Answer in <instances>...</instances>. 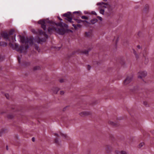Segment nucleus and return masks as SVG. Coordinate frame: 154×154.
Wrapping results in <instances>:
<instances>
[{
	"label": "nucleus",
	"instance_id": "39448f33",
	"mask_svg": "<svg viewBox=\"0 0 154 154\" xmlns=\"http://www.w3.org/2000/svg\"><path fill=\"white\" fill-rule=\"evenodd\" d=\"M132 77L131 75L127 76L124 82V84L127 85L132 80Z\"/></svg>",
	"mask_w": 154,
	"mask_h": 154
},
{
	"label": "nucleus",
	"instance_id": "58836bf2",
	"mask_svg": "<svg viewBox=\"0 0 154 154\" xmlns=\"http://www.w3.org/2000/svg\"><path fill=\"white\" fill-rule=\"evenodd\" d=\"M18 61H19V63H20V59L19 57H18Z\"/></svg>",
	"mask_w": 154,
	"mask_h": 154
},
{
	"label": "nucleus",
	"instance_id": "bb28decb",
	"mask_svg": "<svg viewBox=\"0 0 154 154\" xmlns=\"http://www.w3.org/2000/svg\"><path fill=\"white\" fill-rule=\"evenodd\" d=\"M5 96L7 99H8L9 98V95L8 94H5Z\"/></svg>",
	"mask_w": 154,
	"mask_h": 154
},
{
	"label": "nucleus",
	"instance_id": "a211bd4d",
	"mask_svg": "<svg viewBox=\"0 0 154 154\" xmlns=\"http://www.w3.org/2000/svg\"><path fill=\"white\" fill-rule=\"evenodd\" d=\"M121 151L116 150L115 151V154H122Z\"/></svg>",
	"mask_w": 154,
	"mask_h": 154
},
{
	"label": "nucleus",
	"instance_id": "ea45409f",
	"mask_svg": "<svg viewBox=\"0 0 154 154\" xmlns=\"http://www.w3.org/2000/svg\"><path fill=\"white\" fill-rule=\"evenodd\" d=\"M32 140L33 142H34L35 141V138L34 137H33L32 138Z\"/></svg>",
	"mask_w": 154,
	"mask_h": 154
},
{
	"label": "nucleus",
	"instance_id": "c03bdc74",
	"mask_svg": "<svg viewBox=\"0 0 154 154\" xmlns=\"http://www.w3.org/2000/svg\"><path fill=\"white\" fill-rule=\"evenodd\" d=\"M107 0H103V1H105V2H106V1H107Z\"/></svg>",
	"mask_w": 154,
	"mask_h": 154
},
{
	"label": "nucleus",
	"instance_id": "6e6552de",
	"mask_svg": "<svg viewBox=\"0 0 154 154\" xmlns=\"http://www.w3.org/2000/svg\"><path fill=\"white\" fill-rule=\"evenodd\" d=\"M1 35L5 39L8 40L9 39V35L7 32H3L2 33Z\"/></svg>",
	"mask_w": 154,
	"mask_h": 154
},
{
	"label": "nucleus",
	"instance_id": "5701e85b",
	"mask_svg": "<svg viewBox=\"0 0 154 154\" xmlns=\"http://www.w3.org/2000/svg\"><path fill=\"white\" fill-rule=\"evenodd\" d=\"M135 88V87L134 86H132L131 88H130L129 89L131 91H133L134 90Z\"/></svg>",
	"mask_w": 154,
	"mask_h": 154
},
{
	"label": "nucleus",
	"instance_id": "ddd939ff",
	"mask_svg": "<svg viewBox=\"0 0 154 154\" xmlns=\"http://www.w3.org/2000/svg\"><path fill=\"white\" fill-rule=\"evenodd\" d=\"M99 9L100 10V14H103L105 11L104 9L103 8H101L99 7Z\"/></svg>",
	"mask_w": 154,
	"mask_h": 154
},
{
	"label": "nucleus",
	"instance_id": "f257e3e1",
	"mask_svg": "<svg viewBox=\"0 0 154 154\" xmlns=\"http://www.w3.org/2000/svg\"><path fill=\"white\" fill-rule=\"evenodd\" d=\"M38 34L40 35H43L44 36V38H38L35 40H34L33 39V40H34L35 42L38 43H39L41 42H45L46 41V39L48 38V35L45 34V32H44L41 30H39L38 31ZM16 35H14V37H12L11 40H9L10 41L9 45L14 50H15L17 51L18 52H20L21 53H25L26 52V50L29 48V46L28 45V44L30 45H32L33 44V39L32 38H28L25 41V39L24 37H22L20 35H19V37L20 38V40L21 42L23 43L25 42V45H26L24 48L23 46H21L20 47H19L18 45L17 44H15L14 45L11 43V42H14L16 41L15 39Z\"/></svg>",
	"mask_w": 154,
	"mask_h": 154
},
{
	"label": "nucleus",
	"instance_id": "393cba45",
	"mask_svg": "<svg viewBox=\"0 0 154 154\" xmlns=\"http://www.w3.org/2000/svg\"><path fill=\"white\" fill-rule=\"evenodd\" d=\"M146 54V51L144 50L143 51V56L144 57H145Z\"/></svg>",
	"mask_w": 154,
	"mask_h": 154
},
{
	"label": "nucleus",
	"instance_id": "aec40b11",
	"mask_svg": "<svg viewBox=\"0 0 154 154\" xmlns=\"http://www.w3.org/2000/svg\"><path fill=\"white\" fill-rule=\"evenodd\" d=\"M34 46L35 47L36 49L38 51V52H39L40 51V49L38 46L37 45H34Z\"/></svg>",
	"mask_w": 154,
	"mask_h": 154
},
{
	"label": "nucleus",
	"instance_id": "7ed1b4c3",
	"mask_svg": "<svg viewBox=\"0 0 154 154\" xmlns=\"http://www.w3.org/2000/svg\"><path fill=\"white\" fill-rule=\"evenodd\" d=\"M97 5L99 6V7L104 9L105 8H109L110 7L109 4L103 2L98 3L97 4Z\"/></svg>",
	"mask_w": 154,
	"mask_h": 154
},
{
	"label": "nucleus",
	"instance_id": "4c0bfd02",
	"mask_svg": "<svg viewBox=\"0 0 154 154\" xmlns=\"http://www.w3.org/2000/svg\"><path fill=\"white\" fill-rule=\"evenodd\" d=\"M134 54L136 55V57H138L137 56V54H136V52L135 51H134Z\"/></svg>",
	"mask_w": 154,
	"mask_h": 154
},
{
	"label": "nucleus",
	"instance_id": "a18cd8bd",
	"mask_svg": "<svg viewBox=\"0 0 154 154\" xmlns=\"http://www.w3.org/2000/svg\"><path fill=\"white\" fill-rule=\"evenodd\" d=\"M55 135H57V134H56Z\"/></svg>",
	"mask_w": 154,
	"mask_h": 154
},
{
	"label": "nucleus",
	"instance_id": "7c9ffc66",
	"mask_svg": "<svg viewBox=\"0 0 154 154\" xmlns=\"http://www.w3.org/2000/svg\"><path fill=\"white\" fill-rule=\"evenodd\" d=\"M87 68H88V69L89 70L91 68V66L89 65H88Z\"/></svg>",
	"mask_w": 154,
	"mask_h": 154
},
{
	"label": "nucleus",
	"instance_id": "9d476101",
	"mask_svg": "<svg viewBox=\"0 0 154 154\" xmlns=\"http://www.w3.org/2000/svg\"><path fill=\"white\" fill-rule=\"evenodd\" d=\"M75 20L78 23H81L83 22H85L88 23H89L88 21L86 20L83 21L81 20H78V19H75Z\"/></svg>",
	"mask_w": 154,
	"mask_h": 154
},
{
	"label": "nucleus",
	"instance_id": "a19ab883",
	"mask_svg": "<svg viewBox=\"0 0 154 154\" xmlns=\"http://www.w3.org/2000/svg\"><path fill=\"white\" fill-rule=\"evenodd\" d=\"M58 19L59 20H60L61 21H62V20L60 17H58Z\"/></svg>",
	"mask_w": 154,
	"mask_h": 154
},
{
	"label": "nucleus",
	"instance_id": "6ab92c4d",
	"mask_svg": "<svg viewBox=\"0 0 154 154\" xmlns=\"http://www.w3.org/2000/svg\"><path fill=\"white\" fill-rule=\"evenodd\" d=\"M143 105L146 106H149V104L146 101H144L143 102Z\"/></svg>",
	"mask_w": 154,
	"mask_h": 154
},
{
	"label": "nucleus",
	"instance_id": "412c9836",
	"mask_svg": "<svg viewBox=\"0 0 154 154\" xmlns=\"http://www.w3.org/2000/svg\"><path fill=\"white\" fill-rule=\"evenodd\" d=\"M40 69V67L39 66H36L34 67V70H38Z\"/></svg>",
	"mask_w": 154,
	"mask_h": 154
},
{
	"label": "nucleus",
	"instance_id": "f704fd0d",
	"mask_svg": "<svg viewBox=\"0 0 154 154\" xmlns=\"http://www.w3.org/2000/svg\"><path fill=\"white\" fill-rule=\"evenodd\" d=\"M137 48L138 49H140L141 48V47L140 45H138L137 46Z\"/></svg>",
	"mask_w": 154,
	"mask_h": 154
},
{
	"label": "nucleus",
	"instance_id": "0eeeda50",
	"mask_svg": "<svg viewBox=\"0 0 154 154\" xmlns=\"http://www.w3.org/2000/svg\"><path fill=\"white\" fill-rule=\"evenodd\" d=\"M91 114L89 111H83L80 112L79 115L81 116L84 117L90 115Z\"/></svg>",
	"mask_w": 154,
	"mask_h": 154
},
{
	"label": "nucleus",
	"instance_id": "a878e982",
	"mask_svg": "<svg viewBox=\"0 0 154 154\" xmlns=\"http://www.w3.org/2000/svg\"><path fill=\"white\" fill-rule=\"evenodd\" d=\"M91 13L92 14L94 15H97V13L95 11H92L91 12Z\"/></svg>",
	"mask_w": 154,
	"mask_h": 154
},
{
	"label": "nucleus",
	"instance_id": "f8f14e48",
	"mask_svg": "<svg viewBox=\"0 0 154 154\" xmlns=\"http://www.w3.org/2000/svg\"><path fill=\"white\" fill-rule=\"evenodd\" d=\"M97 21V20L96 19H94L91 20L90 21L91 23L92 24H94L96 23Z\"/></svg>",
	"mask_w": 154,
	"mask_h": 154
},
{
	"label": "nucleus",
	"instance_id": "b1692460",
	"mask_svg": "<svg viewBox=\"0 0 154 154\" xmlns=\"http://www.w3.org/2000/svg\"><path fill=\"white\" fill-rule=\"evenodd\" d=\"M81 18L82 19H88V17L85 16H82Z\"/></svg>",
	"mask_w": 154,
	"mask_h": 154
},
{
	"label": "nucleus",
	"instance_id": "4468645a",
	"mask_svg": "<svg viewBox=\"0 0 154 154\" xmlns=\"http://www.w3.org/2000/svg\"><path fill=\"white\" fill-rule=\"evenodd\" d=\"M14 29H11V30L9 32V36H10L11 35H12L14 33Z\"/></svg>",
	"mask_w": 154,
	"mask_h": 154
},
{
	"label": "nucleus",
	"instance_id": "20e7f679",
	"mask_svg": "<svg viewBox=\"0 0 154 154\" xmlns=\"http://www.w3.org/2000/svg\"><path fill=\"white\" fill-rule=\"evenodd\" d=\"M63 16L66 17L67 18H65V20H68L69 22L71 23L72 22V15L71 14V13L70 12H68L67 13L63 14Z\"/></svg>",
	"mask_w": 154,
	"mask_h": 154
},
{
	"label": "nucleus",
	"instance_id": "2f4dec72",
	"mask_svg": "<svg viewBox=\"0 0 154 154\" xmlns=\"http://www.w3.org/2000/svg\"><path fill=\"white\" fill-rule=\"evenodd\" d=\"M64 92L63 91H60V94L61 95H63L64 94Z\"/></svg>",
	"mask_w": 154,
	"mask_h": 154
},
{
	"label": "nucleus",
	"instance_id": "c9c22d12",
	"mask_svg": "<svg viewBox=\"0 0 154 154\" xmlns=\"http://www.w3.org/2000/svg\"><path fill=\"white\" fill-rule=\"evenodd\" d=\"M13 116H8V117L9 118H13Z\"/></svg>",
	"mask_w": 154,
	"mask_h": 154
},
{
	"label": "nucleus",
	"instance_id": "1a4fd4ad",
	"mask_svg": "<svg viewBox=\"0 0 154 154\" xmlns=\"http://www.w3.org/2000/svg\"><path fill=\"white\" fill-rule=\"evenodd\" d=\"M112 148L111 146L107 145L106 147V150L107 153L109 152L112 150Z\"/></svg>",
	"mask_w": 154,
	"mask_h": 154
},
{
	"label": "nucleus",
	"instance_id": "72a5a7b5",
	"mask_svg": "<svg viewBox=\"0 0 154 154\" xmlns=\"http://www.w3.org/2000/svg\"><path fill=\"white\" fill-rule=\"evenodd\" d=\"M97 18H98V19L100 20V21H102V18L100 17V16H97Z\"/></svg>",
	"mask_w": 154,
	"mask_h": 154
},
{
	"label": "nucleus",
	"instance_id": "2eb2a0df",
	"mask_svg": "<svg viewBox=\"0 0 154 154\" xmlns=\"http://www.w3.org/2000/svg\"><path fill=\"white\" fill-rule=\"evenodd\" d=\"M72 26H74L75 29H77L78 27H80L81 26L79 24H77L76 25L75 24H72Z\"/></svg>",
	"mask_w": 154,
	"mask_h": 154
},
{
	"label": "nucleus",
	"instance_id": "dca6fc26",
	"mask_svg": "<svg viewBox=\"0 0 154 154\" xmlns=\"http://www.w3.org/2000/svg\"><path fill=\"white\" fill-rule=\"evenodd\" d=\"M108 123L111 125L113 126H115L116 125V124L115 122L111 121H109L108 122Z\"/></svg>",
	"mask_w": 154,
	"mask_h": 154
},
{
	"label": "nucleus",
	"instance_id": "cd10ccee",
	"mask_svg": "<svg viewBox=\"0 0 154 154\" xmlns=\"http://www.w3.org/2000/svg\"><path fill=\"white\" fill-rule=\"evenodd\" d=\"M62 136H63V137H65L66 138H67L68 137V136L66 134H62Z\"/></svg>",
	"mask_w": 154,
	"mask_h": 154
},
{
	"label": "nucleus",
	"instance_id": "79ce46f5",
	"mask_svg": "<svg viewBox=\"0 0 154 154\" xmlns=\"http://www.w3.org/2000/svg\"><path fill=\"white\" fill-rule=\"evenodd\" d=\"M85 53L86 54H88V51H87L86 52H85Z\"/></svg>",
	"mask_w": 154,
	"mask_h": 154
},
{
	"label": "nucleus",
	"instance_id": "423d86ee",
	"mask_svg": "<svg viewBox=\"0 0 154 154\" xmlns=\"http://www.w3.org/2000/svg\"><path fill=\"white\" fill-rule=\"evenodd\" d=\"M147 75V72L145 71H141L138 73V78L140 79H142L145 77Z\"/></svg>",
	"mask_w": 154,
	"mask_h": 154
},
{
	"label": "nucleus",
	"instance_id": "c756f323",
	"mask_svg": "<svg viewBox=\"0 0 154 154\" xmlns=\"http://www.w3.org/2000/svg\"><path fill=\"white\" fill-rule=\"evenodd\" d=\"M145 8H146V10H147L149 9V6L148 5H146L145 6Z\"/></svg>",
	"mask_w": 154,
	"mask_h": 154
},
{
	"label": "nucleus",
	"instance_id": "37998d69",
	"mask_svg": "<svg viewBox=\"0 0 154 154\" xmlns=\"http://www.w3.org/2000/svg\"><path fill=\"white\" fill-rule=\"evenodd\" d=\"M74 13H79L78 11H75L74 12Z\"/></svg>",
	"mask_w": 154,
	"mask_h": 154
},
{
	"label": "nucleus",
	"instance_id": "4be33fe9",
	"mask_svg": "<svg viewBox=\"0 0 154 154\" xmlns=\"http://www.w3.org/2000/svg\"><path fill=\"white\" fill-rule=\"evenodd\" d=\"M90 33L89 32H86L85 33V36L87 37H89L90 35Z\"/></svg>",
	"mask_w": 154,
	"mask_h": 154
},
{
	"label": "nucleus",
	"instance_id": "c85d7f7f",
	"mask_svg": "<svg viewBox=\"0 0 154 154\" xmlns=\"http://www.w3.org/2000/svg\"><path fill=\"white\" fill-rule=\"evenodd\" d=\"M122 154H127V152L124 151H121Z\"/></svg>",
	"mask_w": 154,
	"mask_h": 154
},
{
	"label": "nucleus",
	"instance_id": "f3484780",
	"mask_svg": "<svg viewBox=\"0 0 154 154\" xmlns=\"http://www.w3.org/2000/svg\"><path fill=\"white\" fill-rule=\"evenodd\" d=\"M144 144V143L143 142H142L140 143L139 145H138V147L139 148H140L142 147Z\"/></svg>",
	"mask_w": 154,
	"mask_h": 154
},
{
	"label": "nucleus",
	"instance_id": "f03ea898",
	"mask_svg": "<svg viewBox=\"0 0 154 154\" xmlns=\"http://www.w3.org/2000/svg\"><path fill=\"white\" fill-rule=\"evenodd\" d=\"M38 23L41 25L42 28L45 30L47 31V27H48V31L49 33L51 34L55 31L60 35H63L65 33L64 29H57L56 26H62V23H55L48 20H41L38 21Z\"/></svg>",
	"mask_w": 154,
	"mask_h": 154
},
{
	"label": "nucleus",
	"instance_id": "e433bc0d",
	"mask_svg": "<svg viewBox=\"0 0 154 154\" xmlns=\"http://www.w3.org/2000/svg\"><path fill=\"white\" fill-rule=\"evenodd\" d=\"M63 81H64V80L63 79H61L60 80V82H61V83L63 82Z\"/></svg>",
	"mask_w": 154,
	"mask_h": 154
},
{
	"label": "nucleus",
	"instance_id": "9b49d317",
	"mask_svg": "<svg viewBox=\"0 0 154 154\" xmlns=\"http://www.w3.org/2000/svg\"><path fill=\"white\" fill-rule=\"evenodd\" d=\"M53 92L54 94H57L59 91V89L57 88H54L52 89Z\"/></svg>",
	"mask_w": 154,
	"mask_h": 154
},
{
	"label": "nucleus",
	"instance_id": "473e14b6",
	"mask_svg": "<svg viewBox=\"0 0 154 154\" xmlns=\"http://www.w3.org/2000/svg\"><path fill=\"white\" fill-rule=\"evenodd\" d=\"M55 142L56 143H58V139L57 138V139H56L55 140Z\"/></svg>",
	"mask_w": 154,
	"mask_h": 154
}]
</instances>
